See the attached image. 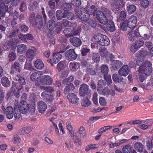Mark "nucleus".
<instances>
[{"label": "nucleus", "instance_id": "338daca9", "mask_svg": "<svg viewBox=\"0 0 153 153\" xmlns=\"http://www.w3.org/2000/svg\"><path fill=\"white\" fill-rule=\"evenodd\" d=\"M104 78L106 80L108 84L110 85L112 83V80L111 76H110L106 75L104 76Z\"/></svg>", "mask_w": 153, "mask_h": 153}, {"label": "nucleus", "instance_id": "4d7b16f0", "mask_svg": "<svg viewBox=\"0 0 153 153\" xmlns=\"http://www.w3.org/2000/svg\"><path fill=\"white\" fill-rule=\"evenodd\" d=\"M79 133L81 137H83L85 134V131L84 128L81 126L80 128Z\"/></svg>", "mask_w": 153, "mask_h": 153}, {"label": "nucleus", "instance_id": "13d9d810", "mask_svg": "<svg viewBox=\"0 0 153 153\" xmlns=\"http://www.w3.org/2000/svg\"><path fill=\"white\" fill-rule=\"evenodd\" d=\"M93 60L95 62H98L100 60V58L97 53H94L92 57Z\"/></svg>", "mask_w": 153, "mask_h": 153}, {"label": "nucleus", "instance_id": "3c124183", "mask_svg": "<svg viewBox=\"0 0 153 153\" xmlns=\"http://www.w3.org/2000/svg\"><path fill=\"white\" fill-rule=\"evenodd\" d=\"M13 67L15 68V69L17 71H21L22 67L21 65H19L17 62H15L13 65Z\"/></svg>", "mask_w": 153, "mask_h": 153}, {"label": "nucleus", "instance_id": "69168bd1", "mask_svg": "<svg viewBox=\"0 0 153 153\" xmlns=\"http://www.w3.org/2000/svg\"><path fill=\"white\" fill-rule=\"evenodd\" d=\"M16 54L14 52H12L9 54V60L10 61H12L16 58Z\"/></svg>", "mask_w": 153, "mask_h": 153}, {"label": "nucleus", "instance_id": "a878e982", "mask_svg": "<svg viewBox=\"0 0 153 153\" xmlns=\"http://www.w3.org/2000/svg\"><path fill=\"white\" fill-rule=\"evenodd\" d=\"M50 120L52 122L53 126L55 127L56 133L58 134H59V131L56 125V124L57 123L56 116V115L54 117L51 119Z\"/></svg>", "mask_w": 153, "mask_h": 153}, {"label": "nucleus", "instance_id": "0eeeda50", "mask_svg": "<svg viewBox=\"0 0 153 153\" xmlns=\"http://www.w3.org/2000/svg\"><path fill=\"white\" fill-rule=\"evenodd\" d=\"M125 1L123 0H112L111 8L113 11L118 10L125 4Z\"/></svg>", "mask_w": 153, "mask_h": 153}, {"label": "nucleus", "instance_id": "1a4fd4ad", "mask_svg": "<svg viewBox=\"0 0 153 153\" xmlns=\"http://www.w3.org/2000/svg\"><path fill=\"white\" fill-rule=\"evenodd\" d=\"M127 24L128 27L131 29L134 28L137 23V17L134 16H131L128 20Z\"/></svg>", "mask_w": 153, "mask_h": 153}, {"label": "nucleus", "instance_id": "f8f14e48", "mask_svg": "<svg viewBox=\"0 0 153 153\" xmlns=\"http://www.w3.org/2000/svg\"><path fill=\"white\" fill-rule=\"evenodd\" d=\"M36 50L34 47H32L31 48L29 49L26 53L27 57L30 60H32L34 58Z\"/></svg>", "mask_w": 153, "mask_h": 153}, {"label": "nucleus", "instance_id": "7ed1b4c3", "mask_svg": "<svg viewBox=\"0 0 153 153\" xmlns=\"http://www.w3.org/2000/svg\"><path fill=\"white\" fill-rule=\"evenodd\" d=\"M110 13V12L109 10L105 8L102 12L100 11H97L96 14V16L98 20L100 23L105 25L108 22L107 17L109 16Z\"/></svg>", "mask_w": 153, "mask_h": 153}, {"label": "nucleus", "instance_id": "6e6552de", "mask_svg": "<svg viewBox=\"0 0 153 153\" xmlns=\"http://www.w3.org/2000/svg\"><path fill=\"white\" fill-rule=\"evenodd\" d=\"M147 55L146 51H140L137 53V56L138 57L137 59V64L138 65H142Z\"/></svg>", "mask_w": 153, "mask_h": 153}, {"label": "nucleus", "instance_id": "39448f33", "mask_svg": "<svg viewBox=\"0 0 153 153\" xmlns=\"http://www.w3.org/2000/svg\"><path fill=\"white\" fill-rule=\"evenodd\" d=\"M94 38L95 39L96 42L102 46H107L110 44L109 39L105 35L99 34L94 37Z\"/></svg>", "mask_w": 153, "mask_h": 153}, {"label": "nucleus", "instance_id": "c756f323", "mask_svg": "<svg viewBox=\"0 0 153 153\" xmlns=\"http://www.w3.org/2000/svg\"><path fill=\"white\" fill-rule=\"evenodd\" d=\"M134 148L139 152H141L143 149V145L141 143L139 142H137L135 143Z\"/></svg>", "mask_w": 153, "mask_h": 153}, {"label": "nucleus", "instance_id": "6ab92c4d", "mask_svg": "<svg viewBox=\"0 0 153 153\" xmlns=\"http://www.w3.org/2000/svg\"><path fill=\"white\" fill-rule=\"evenodd\" d=\"M128 34V38L131 41H133L137 37L139 36L140 35L138 30L134 31L131 30Z\"/></svg>", "mask_w": 153, "mask_h": 153}, {"label": "nucleus", "instance_id": "4be33fe9", "mask_svg": "<svg viewBox=\"0 0 153 153\" xmlns=\"http://www.w3.org/2000/svg\"><path fill=\"white\" fill-rule=\"evenodd\" d=\"M41 95L45 100L48 102H51L53 100V97L51 95H48L46 91L43 92L42 93Z\"/></svg>", "mask_w": 153, "mask_h": 153}, {"label": "nucleus", "instance_id": "58836bf2", "mask_svg": "<svg viewBox=\"0 0 153 153\" xmlns=\"http://www.w3.org/2000/svg\"><path fill=\"white\" fill-rule=\"evenodd\" d=\"M136 10V7L134 5H130L127 7V10L129 14H131L134 12Z\"/></svg>", "mask_w": 153, "mask_h": 153}, {"label": "nucleus", "instance_id": "72a5a7b5", "mask_svg": "<svg viewBox=\"0 0 153 153\" xmlns=\"http://www.w3.org/2000/svg\"><path fill=\"white\" fill-rule=\"evenodd\" d=\"M64 17H66L69 19L72 20L74 17V14L68 10H64Z\"/></svg>", "mask_w": 153, "mask_h": 153}, {"label": "nucleus", "instance_id": "bf43d9fd", "mask_svg": "<svg viewBox=\"0 0 153 153\" xmlns=\"http://www.w3.org/2000/svg\"><path fill=\"white\" fill-rule=\"evenodd\" d=\"M93 101L95 104H98L97 94L96 92L94 93L93 95Z\"/></svg>", "mask_w": 153, "mask_h": 153}, {"label": "nucleus", "instance_id": "79ce46f5", "mask_svg": "<svg viewBox=\"0 0 153 153\" xmlns=\"http://www.w3.org/2000/svg\"><path fill=\"white\" fill-rule=\"evenodd\" d=\"M31 60H26V64L25 66V68L30 71L33 70V68L31 64Z\"/></svg>", "mask_w": 153, "mask_h": 153}, {"label": "nucleus", "instance_id": "052dcab7", "mask_svg": "<svg viewBox=\"0 0 153 153\" xmlns=\"http://www.w3.org/2000/svg\"><path fill=\"white\" fill-rule=\"evenodd\" d=\"M97 148L95 144L90 145L87 146L85 148V151H88L90 149L94 150Z\"/></svg>", "mask_w": 153, "mask_h": 153}, {"label": "nucleus", "instance_id": "f257e3e1", "mask_svg": "<svg viewBox=\"0 0 153 153\" xmlns=\"http://www.w3.org/2000/svg\"><path fill=\"white\" fill-rule=\"evenodd\" d=\"M152 64L149 61L146 62L139 67L138 71V75L140 81L143 82L146 78L147 76H149L152 71Z\"/></svg>", "mask_w": 153, "mask_h": 153}, {"label": "nucleus", "instance_id": "20e7f679", "mask_svg": "<svg viewBox=\"0 0 153 153\" xmlns=\"http://www.w3.org/2000/svg\"><path fill=\"white\" fill-rule=\"evenodd\" d=\"M19 110L22 114H25L30 111L33 112L35 110V105L32 104H27L24 100H22L19 104Z\"/></svg>", "mask_w": 153, "mask_h": 153}, {"label": "nucleus", "instance_id": "7c9ffc66", "mask_svg": "<svg viewBox=\"0 0 153 153\" xmlns=\"http://www.w3.org/2000/svg\"><path fill=\"white\" fill-rule=\"evenodd\" d=\"M41 72L39 71L33 73L31 75L30 79L32 81H35L42 75Z\"/></svg>", "mask_w": 153, "mask_h": 153}, {"label": "nucleus", "instance_id": "4468645a", "mask_svg": "<svg viewBox=\"0 0 153 153\" xmlns=\"http://www.w3.org/2000/svg\"><path fill=\"white\" fill-rule=\"evenodd\" d=\"M37 108L39 112L42 113L47 108V105L43 101L39 102L37 103Z\"/></svg>", "mask_w": 153, "mask_h": 153}, {"label": "nucleus", "instance_id": "c85d7f7f", "mask_svg": "<svg viewBox=\"0 0 153 153\" xmlns=\"http://www.w3.org/2000/svg\"><path fill=\"white\" fill-rule=\"evenodd\" d=\"M32 128L31 127L22 128L19 130V133L21 134H29L32 130Z\"/></svg>", "mask_w": 153, "mask_h": 153}, {"label": "nucleus", "instance_id": "cd10ccee", "mask_svg": "<svg viewBox=\"0 0 153 153\" xmlns=\"http://www.w3.org/2000/svg\"><path fill=\"white\" fill-rule=\"evenodd\" d=\"M62 58V55L59 53H55L53 55V61L55 64H56Z\"/></svg>", "mask_w": 153, "mask_h": 153}, {"label": "nucleus", "instance_id": "680f3d73", "mask_svg": "<svg viewBox=\"0 0 153 153\" xmlns=\"http://www.w3.org/2000/svg\"><path fill=\"white\" fill-rule=\"evenodd\" d=\"M21 138L17 135H15L13 137V143H20Z\"/></svg>", "mask_w": 153, "mask_h": 153}, {"label": "nucleus", "instance_id": "2f4dec72", "mask_svg": "<svg viewBox=\"0 0 153 153\" xmlns=\"http://www.w3.org/2000/svg\"><path fill=\"white\" fill-rule=\"evenodd\" d=\"M27 49V47L24 44L19 45L17 47V52L20 53H24Z\"/></svg>", "mask_w": 153, "mask_h": 153}, {"label": "nucleus", "instance_id": "774afa93", "mask_svg": "<svg viewBox=\"0 0 153 153\" xmlns=\"http://www.w3.org/2000/svg\"><path fill=\"white\" fill-rule=\"evenodd\" d=\"M62 25L65 26H68L71 27V22L66 20H63L62 21Z\"/></svg>", "mask_w": 153, "mask_h": 153}, {"label": "nucleus", "instance_id": "864d4df0", "mask_svg": "<svg viewBox=\"0 0 153 153\" xmlns=\"http://www.w3.org/2000/svg\"><path fill=\"white\" fill-rule=\"evenodd\" d=\"M74 80V76H70L68 78H66L62 81V83L64 84H67L68 82H70Z\"/></svg>", "mask_w": 153, "mask_h": 153}, {"label": "nucleus", "instance_id": "ea45409f", "mask_svg": "<svg viewBox=\"0 0 153 153\" xmlns=\"http://www.w3.org/2000/svg\"><path fill=\"white\" fill-rule=\"evenodd\" d=\"M15 79L18 81L20 85H24L25 84V79L20 75H17L15 77Z\"/></svg>", "mask_w": 153, "mask_h": 153}, {"label": "nucleus", "instance_id": "49530a36", "mask_svg": "<svg viewBox=\"0 0 153 153\" xmlns=\"http://www.w3.org/2000/svg\"><path fill=\"white\" fill-rule=\"evenodd\" d=\"M57 18L58 20H61L63 17H64V11L62 12L61 10H58L56 12Z\"/></svg>", "mask_w": 153, "mask_h": 153}, {"label": "nucleus", "instance_id": "5fc2aeb1", "mask_svg": "<svg viewBox=\"0 0 153 153\" xmlns=\"http://www.w3.org/2000/svg\"><path fill=\"white\" fill-rule=\"evenodd\" d=\"M149 4V1L147 0H143L140 3L141 6L144 8L147 7Z\"/></svg>", "mask_w": 153, "mask_h": 153}, {"label": "nucleus", "instance_id": "09e8293b", "mask_svg": "<svg viewBox=\"0 0 153 153\" xmlns=\"http://www.w3.org/2000/svg\"><path fill=\"white\" fill-rule=\"evenodd\" d=\"M71 137H74L73 140L75 143L79 145H81L82 144V142L81 140L76 136L74 135V136Z\"/></svg>", "mask_w": 153, "mask_h": 153}, {"label": "nucleus", "instance_id": "6e6d98bb", "mask_svg": "<svg viewBox=\"0 0 153 153\" xmlns=\"http://www.w3.org/2000/svg\"><path fill=\"white\" fill-rule=\"evenodd\" d=\"M101 72L105 74H107L108 72V67L105 65H102L101 68Z\"/></svg>", "mask_w": 153, "mask_h": 153}, {"label": "nucleus", "instance_id": "423d86ee", "mask_svg": "<svg viewBox=\"0 0 153 153\" xmlns=\"http://www.w3.org/2000/svg\"><path fill=\"white\" fill-rule=\"evenodd\" d=\"M19 42L18 39L13 38L11 39L9 42L6 43L3 46V49L6 51L9 49L14 50L16 48V43Z\"/></svg>", "mask_w": 153, "mask_h": 153}, {"label": "nucleus", "instance_id": "a19ab883", "mask_svg": "<svg viewBox=\"0 0 153 153\" xmlns=\"http://www.w3.org/2000/svg\"><path fill=\"white\" fill-rule=\"evenodd\" d=\"M55 25V22L53 20H51L48 21V27L49 30L52 31L54 28Z\"/></svg>", "mask_w": 153, "mask_h": 153}, {"label": "nucleus", "instance_id": "f3484780", "mask_svg": "<svg viewBox=\"0 0 153 153\" xmlns=\"http://www.w3.org/2000/svg\"><path fill=\"white\" fill-rule=\"evenodd\" d=\"M40 82L42 84L49 85L51 84L52 79L50 76H44L41 78Z\"/></svg>", "mask_w": 153, "mask_h": 153}, {"label": "nucleus", "instance_id": "f03ea898", "mask_svg": "<svg viewBox=\"0 0 153 153\" xmlns=\"http://www.w3.org/2000/svg\"><path fill=\"white\" fill-rule=\"evenodd\" d=\"M90 2L89 1L88 2L87 4V9L88 10L85 9H83L81 11H79L78 12L76 11V14L78 17L81 19L82 21H86L89 19L91 14H89L88 13H93V16H94V12L93 11V10H94L95 8V6L94 5H92L91 7L89 8L90 6L89 5Z\"/></svg>", "mask_w": 153, "mask_h": 153}, {"label": "nucleus", "instance_id": "2eb2a0df", "mask_svg": "<svg viewBox=\"0 0 153 153\" xmlns=\"http://www.w3.org/2000/svg\"><path fill=\"white\" fill-rule=\"evenodd\" d=\"M6 115L7 118L9 119H11L13 117V113L12 107L10 106L7 107L4 111Z\"/></svg>", "mask_w": 153, "mask_h": 153}, {"label": "nucleus", "instance_id": "9d476101", "mask_svg": "<svg viewBox=\"0 0 153 153\" xmlns=\"http://www.w3.org/2000/svg\"><path fill=\"white\" fill-rule=\"evenodd\" d=\"M65 56L69 60H74L77 57V55L75 53L74 50L70 49L65 53Z\"/></svg>", "mask_w": 153, "mask_h": 153}, {"label": "nucleus", "instance_id": "37998d69", "mask_svg": "<svg viewBox=\"0 0 153 153\" xmlns=\"http://www.w3.org/2000/svg\"><path fill=\"white\" fill-rule=\"evenodd\" d=\"M74 89V86L73 84L70 83L67 86L64 90L65 92L67 94L71 91H72Z\"/></svg>", "mask_w": 153, "mask_h": 153}, {"label": "nucleus", "instance_id": "473e14b6", "mask_svg": "<svg viewBox=\"0 0 153 153\" xmlns=\"http://www.w3.org/2000/svg\"><path fill=\"white\" fill-rule=\"evenodd\" d=\"M21 88H19L16 87V85L14 84L13 85L12 90L15 96L16 97H19L20 95L19 90H20Z\"/></svg>", "mask_w": 153, "mask_h": 153}, {"label": "nucleus", "instance_id": "de8ad7c7", "mask_svg": "<svg viewBox=\"0 0 153 153\" xmlns=\"http://www.w3.org/2000/svg\"><path fill=\"white\" fill-rule=\"evenodd\" d=\"M128 22L127 20L125 21L123 23L121 24L120 26V29L123 31H126L128 27Z\"/></svg>", "mask_w": 153, "mask_h": 153}, {"label": "nucleus", "instance_id": "e433bc0d", "mask_svg": "<svg viewBox=\"0 0 153 153\" xmlns=\"http://www.w3.org/2000/svg\"><path fill=\"white\" fill-rule=\"evenodd\" d=\"M66 126L67 129L70 132L71 137L74 136V131H73V128L71 122L69 121L67 122L66 123Z\"/></svg>", "mask_w": 153, "mask_h": 153}, {"label": "nucleus", "instance_id": "a211bd4d", "mask_svg": "<svg viewBox=\"0 0 153 153\" xmlns=\"http://www.w3.org/2000/svg\"><path fill=\"white\" fill-rule=\"evenodd\" d=\"M144 42L141 40H137L135 42L134 47L133 46L131 47V51L133 53L135 52L136 51V48H139L143 46L144 44Z\"/></svg>", "mask_w": 153, "mask_h": 153}, {"label": "nucleus", "instance_id": "aec40b11", "mask_svg": "<svg viewBox=\"0 0 153 153\" xmlns=\"http://www.w3.org/2000/svg\"><path fill=\"white\" fill-rule=\"evenodd\" d=\"M88 90V87L85 84L82 85L79 90V94L80 96H83L86 94Z\"/></svg>", "mask_w": 153, "mask_h": 153}, {"label": "nucleus", "instance_id": "9b49d317", "mask_svg": "<svg viewBox=\"0 0 153 153\" xmlns=\"http://www.w3.org/2000/svg\"><path fill=\"white\" fill-rule=\"evenodd\" d=\"M129 72V67L127 65L123 66L118 71V73L120 76H127Z\"/></svg>", "mask_w": 153, "mask_h": 153}, {"label": "nucleus", "instance_id": "b1692460", "mask_svg": "<svg viewBox=\"0 0 153 153\" xmlns=\"http://www.w3.org/2000/svg\"><path fill=\"white\" fill-rule=\"evenodd\" d=\"M112 78L113 81L116 83L121 82L123 79V77L120 76L118 74H116L112 75Z\"/></svg>", "mask_w": 153, "mask_h": 153}, {"label": "nucleus", "instance_id": "bb28decb", "mask_svg": "<svg viewBox=\"0 0 153 153\" xmlns=\"http://www.w3.org/2000/svg\"><path fill=\"white\" fill-rule=\"evenodd\" d=\"M34 65L36 68L39 69H42L44 67V65L42 61L39 59L35 61Z\"/></svg>", "mask_w": 153, "mask_h": 153}, {"label": "nucleus", "instance_id": "e2e57ef3", "mask_svg": "<svg viewBox=\"0 0 153 153\" xmlns=\"http://www.w3.org/2000/svg\"><path fill=\"white\" fill-rule=\"evenodd\" d=\"M71 3L76 6H79L81 4V1L80 0H72Z\"/></svg>", "mask_w": 153, "mask_h": 153}, {"label": "nucleus", "instance_id": "ddd939ff", "mask_svg": "<svg viewBox=\"0 0 153 153\" xmlns=\"http://www.w3.org/2000/svg\"><path fill=\"white\" fill-rule=\"evenodd\" d=\"M67 98L72 103L77 104L79 103V99L73 93L69 94L67 96Z\"/></svg>", "mask_w": 153, "mask_h": 153}, {"label": "nucleus", "instance_id": "dca6fc26", "mask_svg": "<svg viewBox=\"0 0 153 153\" xmlns=\"http://www.w3.org/2000/svg\"><path fill=\"white\" fill-rule=\"evenodd\" d=\"M8 10L7 6L5 5L4 0H0V14L2 17H4L6 11Z\"/></svg>", "mask_w": 153, "mask_h": 153}, {"label": "nucleus", "instance_id": "412c9836", "mask_svg": "<svg viewBox=\"0 0 153 153\" xmlns=\"http://www.w3.org/2000/svg\"><path fill=\"white\" fill-rule=\"evenodd\" d=\"M70 42L74 46L77 47L81 44V42L79 38L74 37L70 39Z\"/></svg>", "mask_w": 153, "mask_h": 153}, {"label": "nucleus", "instance_id": "393cba45", "mask_svg": "<svg viewBox=\"0 0 153 153\" xmlns=\"http://www.w3.org/2000/svg\"><path fill=\"white\" fill-rule=\"evenodd\" d=\"M122 65V63L117 60H114L112 62V68L114 71Z\"/></svg>", "mask_w": 153, "mask_h": 153}, {"label": "nucleus", "instance_id": "4c0bfd02", "mask_svg": "<svg viewBox=\"0 0 153 153\" xmlns=\"http://www.w3.org/2000/svg\"><path fill=\"white\" fill-rule=\"evenodd\" d=\"M97 91L99 94L102 95H107L109 94V91L107 88H105L102 90L100 88H97Z\"/></svg>", "mask_w": 153, "mask_h": 153}, {"label": "nucleus", "instance_id": "8fccbe9b", "mask_svg": "<svg viewBox=\"0 0 153 153\" xmlns=\"http://www.w3.org/2000/svg\"><path fill=\"white\" fill-rule=\"evenodd\" d=\"M112 126H106L101 128L98 130L99 133L107 131L109 129H111Z\"/></svg>", "mask_w": 153, "mask_h": 153}, {"label": "nucleus", "instance_id": "f704fd0d", "mask_svg": "<svg viewBox=\"0 0 153 153\" xmlns=\"http://www.w3.org/2000/svg\"><path fill=\"white\" fill-rule=\"evenodd\" d=\"M107 29L110 32H113L115 30V26L113 22L110 21L106 26Z\"/></svg>", "mask_w": 153, "mask_h": 153}, {"label": "nucleus", "instance_id": "0e129e2a", "mask_svg": "<svg viewBox=\"0 0 153 153\" xmlns=\"http://www.w3.org/2000/svg\"><path fill=\"white\" fill-rule=\"evenodd\" d=\"M105 85V83L103 82L102 80H100L98 82V88L101 89V88L104 86Z\"/></svg>", "mask_w": 153, "mask_h": 153}, {"label": "nucleus", "instance_id": "c03bdc74", "mask_svg": "<svg viewBox=\"0 0 153 153\" xmlns=\"http://www.w3.org/2000/svg\"><path fill=\"white\" fill-rule=\"evenodd\" d=\"M126 18V13L125 11H121L119 15V17L117 19V21H122L124 20Z\"/></svg>", "mask_w": 153, "mask_h": 153}, {"label": "nucleus", "instance_id": "5701e85b", "mask_svg": "<svg viewBox=\"0 0 153 153\" xmlns=\"http://www.w3.org/2000/svg\"><path fill=\"white\" fill-rule=\"evenodd\" d=\"M122 151L123 153H133L132 148L130 145H127L123 146Z\"/></svg>", "mask_w": 153, "mask_h": 153}, {"label": "nucleus", "instance_id": "603ef678", "mask_svg": "<svg viewBox=\"0 0 153 153\" xmlns=\"http://www.w3.org/2000/svg\"><path fill=\"white\" fill-rule=\"evenodd\" d=\"M146 146L148 149H151L153 147V136L151 141L149 140L147 141Z\"/></svg>", "mask_w": 153, "mask_h": 153}, {"label": "nucleus", "instance_id": "c9c22d12", "mask_svg": "<svg viewBox=\"0 0 153 153\" xmlns=\"http://www.w3.org/2000/svg\"><path fill=\"white\" fill-rule=\"evenodd\" d=\"M1 82L2 85L4 87H8L10 85V82L8 78L5 77L1 78Z\"/></svg>", "mask_w": 153, "mask_h": 153}, {"label": "nucleus", "instance_id": "a18cd8bd", "mask_svg": "<svg viewBox=\"0 0 153 153\" xmlns=\"http://www.w3.org/2000/svg\"><path fill=\"white\" fill-rule=\"evenodd\" d=\"M90 104V101L87 99L83 100L81 102L82 105L85 107H88Z\"/></svg>", "mask_w": 153, "mask_h": 153}]
</instances>
